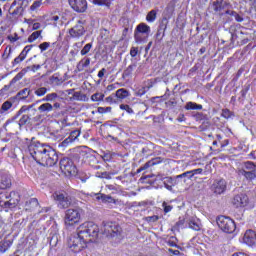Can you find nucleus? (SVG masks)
<instances>
[{"mask_svg":"<svg viewBox=\"0 0 256 256\" xmlns=\"http://www.w3.org/2000/svg\"><path fill=\"white\" fill-rule=\"evenodd\" d=\"M97 237H99V226L93 222H84L77 227L76 233L69 237L68 247L73 253H79L88 243L97 241Z\"/></svg>","mask_w":256,"mask_h":256,"instance_id":"f257e3e1","label":"nucleus"},{"mask_svg":"<svg viewBox=\"0 0 256 256\" xmlns=\"http://www.w3.org/2000/svg\"><path fill=\"white\" fill-rule=\"evenodd\" d=\"M28 153L32 159L42 167H54L59 161V156L53 147L37 141H31L28 145Z\"/></svg>","mask_w":256,"mask_h":256,"instance_id":"f03ea898","label":"nucleus"},{"mask_svg":"<svg viewBox=\"0 0 256 256\" xmlns=\"http://www.w3.org/2000/svg\"><path fill=\"white\" fill-rule=\"evenodd\" d=\"M19 204V193L15 191L0 193V207L2 209H14Z\"/></svg>","mask_w":256,"mask_h":256,"instance_id":"7ed1b4c3","label":"nucleus"},{"mask_svg":"<svg viewBox=\"0 0 256 256\" xmlns=\"http://www.w3.org/2000/svg\"><path fill=\"white\" fill-rule=\"evenodd\" d=\"M25 111H27L26 106H22L21 109L16 113L15 116H13L12 120H8L5 125L4 128L6 129V131H12L13 127H17V125H19L20 129L21 127L27 125V123H29V119H31L29 117V115H23V113H25ZM22 115V117L20 118L18 124H12L13 121H15L16 119H19V117Z\"/></svg>","mask_w":256,"mask_h":256,"instance_id":"20e7f679","label":"nucleus"},{"mask_svg":"<svg viewBox=\"0 0 256 256\" xmlns=\"http://www.w3.org/2000/svg\"><path fill=\"white\" fill-rule=\"evenodd\" d=\"M103 233L106 237H119L123 241V228L117 222H103Z\"/></svg>","mask_w":256,"mask_h":256,"instance_id":"39448f33","label":"nucleus"},{"mask_svg":"<svg viewBox=\"0 0 256 256\" xmlns=\"http://www.w3.org/2000/svg\"><path fill=\"white\" fill-rule=\"evenodd\" d=\"M81 221V209L73 208L68 209L65 212L64 223L66 227H73V225H77Z\"/></svg>","mask_w":256,"mask_h":256,"instance_id":"423d86ee","label":"nucleus"},{"mask_svg":"<svg viewBox=\"0 0 256 256\" xmlns=\"http://www.w3.org/2000/svg\"><path fill=\"white\" fill-rule=\"evenodd\" d=\"M217 225L223 233H233L237 226L235 225V221L227 216H218L216 219Z\"/></svg>","mask_w":256,"mask_h":256,"instance_id":"0eeeda50","label":"nucleus"},{"mask_svg":"<svg viewBox=\"0 0 256 256\" xmlns=\"http://www.w3.org/2000/svg\"><path fill=\"white\" fill-rule=\"evenodd\" d=\"M53 199L54 201H56L59 209H69V207H71V204L73 203V198H71V196L60 192L54 193Z\"/></svg>","mask_w":256,"mask_h":256,"instance_id":"6e6552de","label":"nucleus"},{"mask_svg":"<svg viewBox=\"0 0 256 256\" xmlns=\"http://www.w3.org/2000/svg\"><path fill=\"white\" fill-rule=\"evenodd\" d=\"M25 0H14L9 8V14L13 19H19L23 15Z\"/></svg>","mask_w":256,"mask_h":256,"instance_id":"1a4fd4ad","label":"nucleus"},{"mask_svg":"<svg viewBox=\"0 0 256 256\" xmlns=\"http://www.w3.org/2000/svg\"><path fill=\"white\" fill-rule=\"evenodd\" d=\"M60 169L64 175H75L77 173V168L70 158H62L60 160Z\"/></svg>","mask_w":256,"mask_h":256,"instance_id":"9d476101","label":"nucleus"},{"mask_svg":"<svg viewBox=\"0 0 256 256\" xmlns=\"http://www.w3.org/2000/svg\"><path fill=\"white\" fill-rule=\"evenodd\" d=\"M70 37L74 39H79L85 35V22L83 20H78L76 24L69 30Z\"/></svg>","mask_w":256,"mask_h":256,"instance_id":"9b49d317","label":"nucleus"},{"mask_svg":"<svg viewBox=\"0 0 256 256\" xmlns=\"http://www.w3.org/2000/svg\"><path fill=\"white\" fill-rule=\"evenodd\" d=\"M32 93L33 91L30 90V88H23L16 94L15 98L17 99V101H25L26 103H33L35 96Z\"/></svg>","mask_w":256,"mask_h":256,"instance_id":"f8f14e48","label":"nucleus"},{"mask_svg":"<svg viewBox=\"0 0 256 256\" xmlns=\"http://www.w3.org/2000/svg\"><path fill=\"white\" fill-rule=\"evenodd\" d=\"M68 3L76 13H85L87 11V0H68Z\"/></svg>","mask_w":256,"mask_h":256,"instance_id":"ddd939ff","label":"nucleus"},{"mask_svg":"<svg viewBox=\"0 0 256 256\" xmlns=\"http://www.w3.org/2000/svg\"><path fill=\"white\" fill-rule=\"evenodd\" d=\"M211 190L216 195H222L224 191H227V181H225V179L214 180Z\"/></svg>","mask_w":256,"mask_h":256,"instance_id":"4468645a","label":"nucleus"},{"mask_svg":"<svg viewBox=\"0 0 256 256\" xmlns=\"http://www.w3.org/2000/svg\"><path fill=\"white\" fill-rule=\"evenodd\" d=\"M11 175L7 172L0 171V189H11Z\"/></svg>","mask_w":256,"mask_h":256,"instance_id":"2eb2a0df","label":"nucleus"},{"mask_svg":"<svg viewBox=\"0 0 256 256\" xmlns=\"http://www.w3.org/2000/svg\"><path fill=\"white\" fill-rule=\"evenodd\" d=\"M243 243L249 247H255L256 245V232L253 230H247L243 237Z\"/></svg>","mask_w":256,"mask_h":256,"instance_id":"dca6fc26","label":"nucleus"},{"mask_svg":"<svg viewBox=\"0 0 256 256\" xmlns=\"http://www.w3.org/2000/svg\"><path fill=\"white\" fill-rule=\"evenodd\" d=\"M189 177H191V171L177 175L174 179L168 178V183H172V185H179V183H181V179H183V183H187V179H191Z\"/></svg>","mask_w":256,"mask_h":256,"instance_id":"f3484780","label":"nucleus"},{"mask_svg":"<svg viewBox=\"0 0 256 256\" xmlns=\"http://www.w3.org/2000/svg\"><path fill=\"white\" fill-rule=\"evenodd\" d=\"M247 203H249V198L243 194L234 196L232 200L234 207H246Z\"/></svg>","mask_w":256,"mask_h":256,"instance_id":"a211bd4d","label":"nucleus"},{"mask_svg":"<svg viewBox=\"0 0 256 256\" xmlns=\"http://www.w3.org/2000/svg\"><path fill=\"white\" fill-rule=\"evenodd\" d=\"M33 48V45H28L26 46L22 52L20 53V55L18 57H16L14 59V61L12 62L13 66L15 65H19V63H22V61H25V58L27 57V53H29L31 51V49Z\"/></svg>","mask_w":256,"mask_h":256,"instance_id":"6ab92c4d","label":"nucleus"},{"mask_svg":"<svg viewBox=\"0 0 256 256\" xmlns=\"http://www.w3.org/2000/svg\"><path fill=\"white\" fill-rule=\"evenodd\" d=\"M64 82L65 79H63V77H61V74L59 73H55L49 77V83L53 87H59V85H63Z\"/></svg>","mask_w":256,"mask_h":256,"instance_id":"aec40b11","label":"nucleus"},{"mask_svg":"<svg viewBox=\"0 0 256 256\" xmlns=\"http://www.w3.org/2000/svg\"><path fill=\"white\" fill-rule=\"evenodd\" d=\"M238 175L245 177L247 181H253V179H256V170L247 171L245 169H240L238 170Z\"/></svg>","mask_w":256,"mask_h":256,"instance_id":"412c9836","label":"nucleus"},{"mask_svg":"<svg viewBox=\"0 0 256 256\" xmlns=\"http://www.w3.org/2000/svg\"><path fill=\"white\" fill-rule=\"evenodd\" d=\"M11 245H13V240H9L7 237H5L2 241H0V253H7V251L11 249Z\"/></svg>","mask_w":256,"mask_h":256,"instance_id":"4be33fe9","label":"nucleus"},{"mask_svg":"<svg viewBox=\"0 0 256 256\" xmlns=\"http://www.w3.org/2000/svg\"><path fill=\"white\" fill-rule=\"evenodd\" d=\"M37 207H39V200H37V198H31L30 200L26 201L25 211H35Z\"/></svg>","mask_w":256,"mask_h":256,"instance_id":"5701e85b","label":"nucleus"},{"mask_svg":"<svg viewBox=\"0 0 256 256\" xmlns=\"http://www.w3.org/2000/svg\"><path fill=\"white\" fill-rule=\"evenodd\" d=\"M135 32L142 33V34L146 35V37H149V34L151 33V27H149V25H147L145 23H140L136 27Z\"/></svg>","mask_w":256,"mask_h":256,"instance_id":"b1692460","label":"nucleus"},{"mask_svg":"<svg viewBox=\"0 0 256 256\" xmlns=\"http://www.w3.org/2000/svg\"><path fill=\"white\" fill-rule=\"evenodd\" d=\"M97 201H102V203H115V199L110 195H105L102 193L95 194Z\"/></svg>","mask_w":256,"mask_h":256,"instance_id":"393cba45","label":"nucleus"},{"mask_svg":"<svg viewBox=\"0 0 256 256\" xmlns=\"http://www.w3.org/2000/svg\"><path fill=\"white\" fill-rule=\"evenodd\" d=\"M188 227L193 229V231H200L201 230V222L198 219L192 218L188 221Z\"/></svg>","mask_w":256,"mask_h":256,"instance_id":"a878e982","label":"nucleus"},{"mask_svg":"<svg viewBox=\"0 0 256 256\" xmlns=\"http://www.w3.org/2000/svg\"><path fill=\"white\" fill-rule=\"evenodd\" d=\"M39 113H51L53 111V105L49 102H46L38 107Z\"/></svg>","mask_w":256,"mask_h":256,"instance_id":"bb28decb","label":"nucleus"},{"mask_svg":"<svg viewBox=\"0 0 256 256\" xmlns=\"http://www.w3.org/2000/svg\"><path fill=\"white\" fill-rule=\"evenodd\" d=\"M129 95H131L129 93V90L125 89V88H121V89H118L116 91V97L118 99H120V101H123V99H127V97H129Z\"/></svg>","mask_w":256,"mask_h":256,"instance_id":"cd10ccee","label":"nucleus"},{"mask_svg":"<svg viewBox=\"0 0 256 256\" xmlns=\"http://www.w3.org/2000/svg\"><path fill=\"white\" fill-rule=\"evenodd\" d=\"M185 109L187 111H201V109H203V105H200V104H197V103H194V102H188L186 103L185 105Z\"/></svg>","mask_w":256,"mask_h":256,"instance_id":"c85d7f7f","label":"nucleus"},{"mask_svg":"<svg viewBox=\"0 0 256 256\" xmlns=\"http://www.w3.org/2000/svg\"><path fill=\"white\" fill-rule=\"evenodd\" d=\"M91 65V58H84L77 64L78 71H83L85 67H89Z\"/></svg>","mask_w":256,"mask_h":256,"instance_id":"c756f323","label":"nucleus"},{"mask_svg":"<svg viewBox=\"0 0 256 256\" xmlns=\"http://www.w3.org/2000/svg\"><path fill=\"white\" fill-rule=\"evenodd\" d=\"M136 67L137 64L129 65L122 74L123 79H126V77H131V74L133 73Z\"/></svg>","mask_w":256,"mask_h":256,"instance_id":"7c9ffc66","label":"nucleus"},{"mask_svg":"<svg viewBox=\"0 0 256 256\" xmlns=\"http://www.w3.org/2000/svg\"><path fill=\"white\" fill-rule=\"evenodd\" d=\"M147 35L141 33V32H135L134 31V39L137 43H143L147 41Z\"/></svg>","mask_w":256,"mask_h":256,"instance_id":"2f4dec72","label":"nucleus"},{"mask_svg":"<svg viewBox=\"0 0 256 256\" xmlns=\"http://www.w3.org/2000/svg\"><path fill=\"white\" fill-rule=\"evenodd\" d=\"M59 99V94L53 92V93H50V94H47L43 99L42 101H45L46 103H52L53 101Z\"/></svg>","mask_w":256,"mask_h":256,"instance_id":"473e14b6","label":"nucleus"},{"mask_svg":"<svg viewBox=\"0 0 256 256\" xmlns=\"http://www.w3.org/2000/svg\"><path fill=\"white\" fill-rule=\"evenodd\" d=\"M211 9H213L214 13H219V11L223 10V2L216 0L212 3Z\"/></svg>","mask_w":256,"mask_h":256,"instance_id":"72a5a7b5","label":"nucleus"},{"mask_svg":"<svg viewBox=\"0 0 256 256\" xmlns=\"http://www.w3.org/2000/svg\"><path fill=\"white\" fill-rule=\"evenodd\" d=\"M49 89L47 87H38L35 89L34 94L36 97H44V95H47V92Z\"/></svg>","mask_w":256,"mask_h":256,"instance_id":"f704fd0d","label":"nucleus"},{"mask_svg":"<svg viewBox=\"0 0 256 256\" xmlns=\"http://www.w3.org/2000/svg\"><path fill=\"white\" fill-rule=\"evenodd\" d=\"M155 19H157V11L151 10L146 16V21H148V23H153Z\"/></svg>","mask_w":256,"mask_h":256,"instance_id":"c9c22d12","label":"nucleus"},{"mask_svg":"<svg viewBox=\"0 0 256 256\" xmlns=\"http://www.w3.org/2000/svg\"><path fill=\"white\" fill-rule=\"evenodd\" d=\"M41 33H43V31H41V30L33 32V33L28 37V42H29V43H33V41H37V39H39V37H41Z\"/></svg>","mask_w":256,"mask_h":256,"instance_id":"e433bc0d","label":"nucleus"},{"mask_svg":"<svg viewBox=\"0 0 256 256\" xmlns=\"http://www.w3.org/2000/svg\"><path fill=\"white\" fill-rule=\"evenodd\" d=\"M27 73L26 69H23L22 71H20L11 81V83H17V81H21V79H23V77L25 76V74Z\"/></svg>","mask_w":256,"mask_h":256,"instance_id":"4c0bfd02","label":"nucleus"},{"mask_svg":"<svg viewBox=\"0 0 256 256\" xmlns=\"http://www.w3.org/2000/svg\"><path fill=\"white\" fill-rule=\"evenodd\" d=\"M12 107H13V103H11V101H5L1 106L0 113H4L5 111H9V109H11Z\"/></svg>","mask_w":256,"mask_h":256,"instance_id":"58836bf2","label":"nucleus"},{"mask_svg":"<svg viewBox=\"0 0 256 256\" xmlns=\"http://www.w3.org/2000/svg\"><path fill=\"white\" fill-rule=\"evenodd\" d=\"M159 158H154V159H152V160H150V161H148V162H146L143 166H142V169H144V171L146 170V169H149V167H153V165H157V163H158V160Z\"/></svg>","mask_w":256,"mask_h":256,"instance_id":"ea45409f","label":"nucleus"},{"mask_svg":"<svg viewBox=\"0 0 256 256\" xmlns=\"http://www.w3.org/2000/svg\"><path fill=\"white\" fill-rule=\"evenodd\" d=\"M51 21H53L55 27L63 25V20L58 15L52 16Z\"/></svg>","mask_w":256,"mask_h":256,"instance_id":"a19ab883","label":"nucleus"},{"mask_svg":"<svg viewBox=\"0 0 256 256\" xmlns=\"http://www.w3.org/2000/svg\"><path fill=\"white\" fill-rule=\"evenodd\" d=\"M242 169H245V171H256V165L255 163L248 161L244 164V168Z\"/></svg>","mask_w":256,"mask_h":256,"instance_id":"79ce46f5","label":"nucleus"},{"mask_svg":"<svg viewBox=\"0 0 256 256\" xmlns=\"http://www.w3.org/2000/svg\"><path fill=\"white\" fill-rule=\"evenodd\" d=\"M92 3L94 5H98L99 7H103V5H105L106 7H109L110 5L109 0H93Z\"/></svg>","mask_w":256,"mask_h":256,"instance_id":"37998d69","label":"nucleus"},{"mask_svg":"<svg viewBox=\"0 0 256 256\" xmlns=\"http://www.w3.org/2000/svg\"><path fill=\"white\" fill-rule=\"evenodd\" d=\"M92 47H93V44H92V43L86 44V45L82 48V50L80 51V54H81L82 56L87 55V53H89V51H91V48H92Z\"/></svg>","mask_w":256,"mask_h":256,"instance_id":"c03bdc74","label":"nucleus"},{"mask_svg":"<svg viewBox=\"0 0 256 256\" xmlns=\"http://www.w3.org/2000/svg\"><path fill=\"white\" fill-rule=\"evenodd\" d=\"M43 5V2L41 0H36L33 2V4L30 6V11H37L39 7Z\"/></svg>","mask_w":256,"mask_h":256,"instance_id":"a18cd8bd","label":"nucleus"},{"mask_svg":"<svg viewBox=\"0 0 256 256\" xmlns=\"http://www.w3.org/2000/svg\"><path fill=\"white\" fill-rule=\"evenodd\" d=\"M91 99L93 101H103L105 99V94L103 93H95L91 96Z\"/></svg>","mask_w":256,"mask_h":256,"instance_id":"49530a36","label":"nucleus"},{"mask_svg":"<svg viewBox=\"0 0 256 256\" xmlns=\"http://www.w3.org/2000/svg\"><path fill=\"white\" fill-rule=\"evenodd\" d=\"M79 135H81V132L79 130H74L70 133L68 138L73 142L77 139V137H79Z\"/></svg>","mask_w":256,"mask_h":256,"instance_id":"de8ad7c7","label":"nucleus"},{"mask_svg":"<svg viewBox=\"0 0 256 256\" xmlns=\"http://www.w3.org/2000/svg\"><path fill=\"white\" fill-rule=\"evenodd\" d=\"M120 109L122 111H126V113H129V115L133 114V108L130 107L129 105H127V104H121Z\"/></svg>","mask_w":256,"mask_h":256,"instance_id":"09e8293b","label":"nucleus"},{"mask_svg":"<svg viewBox=\"0 0 256 256\" xmlns=\"http://www.w3.org/2000/svg\"><path fill=\"white\" fill-rule=\"evenodd\" d=\"M166 13H168V15H173V11H175V4L173 2H170L166 9H165Z\"/></svg>","mask_w":256,"mask_h":256,"instance_id":"8fccbe9b","label":"nucleus"},{"mask_svg":"<svg viewBox=\"0 0 256 256\" xmlns=\"http://www.w3.org/2000/svg\"><path fill=\"white\" fill-rule=\"evenodd\" d=\"M167 245H169V247H177V237H170L167 241Z\"/></svg>","mask_w":256,"mask_h":256,"instance_id":"3c124183","label":"nucleus"},{"mask_svg":"<svg viewBox=\"0 0 256 256\" xmlns=\"http://www.w3.org/2000/svg\"><path fill=\"white\" fill-rule=\"evenodd\" d=\"M96 177H99L100 179H111V174L108 172H97Z\"/></svg>","mask_w":256,"mask_h":256,"instance_id":"603ef678","label":"nucleus"},{"mask_svg":"<svg viewBox=\"0 0 256 256\" xmlns=\"http://www.w3.org/2000/svg\"><path fill=\"white\" fill-rule=\"evenodd\" d=\"M208 120H202V124L199 126V131H207V128L210 127Z\"/></svg>","mask_w":256,"mask_h":256,"instance_id":"864d4df0","label":"nucleus"},{"mask_svg":"<svg viewBox=\"0 0 256 256\" xmlns=\"http://www.w3.org/2000/svg\"><path fill=\"white\" fill-rule=\"evenodd\" d=\"M38 47L41 50V53H43V51H47V49H49V47H51V43L44 42V43H41Z\"/></svg>","mask_w":256,"mask_h":256,"instance_id":"5fc2aeb1","label":"nucleus"},{"mask_svg":"<svg viewBox=\"0 0 256 256\" xmlns=\"http://www.w3.org/2000/svg\"><path fill=\"white\" fill-rule=\"evenodd\" d=\"M39 69H41V65H32L25 68L26 72L33 71V73H35V71H39Z\"/></svg>","mask_w":256,"mask_h":256,"instance_id":"6e6d98bb","label":"nucleus"},{"mask_svg":"<svg viewBox=\"0 0 256 256\" xmlns=\"http://www.w3.org/2000/svg\"><path fill=\"white\" fill-rule=\"evenodd\" d=\"M168 179L169 178H166V180L164 181V186L166 187V189L168 191H173V187H175V185H173L171 182H169Z\"/></svg>","mask_w":256,"mask_h":256,"instance_id":"4d7b16f0","label":"nucleus"},{"mask_svg":"<svg viewBox=\"0 0 256 256\" xmlns=\"http://www.w3.org/2000/svg\"><path fill=\"white\" fill-rule=\"evenodd\" d=\"M146 221L148 223H156V221H159V216H157V215L148 216V217H146Z\"/></svg>","mask_w":256,"mask_h":256,"instance_id":"13d9d810","label":"nucleus"},{"mask_svg":"<svg viewBox=\"0 0 256 256\" xmlns=\"http://www.w3.org/2000/svg\"><path fill=\"white\" fill-rule=\"evenodd\" d=\"M9 55H11V47L7 46L2 55L3 59H9Z\"/></svg>","mask_w":256,"mask_h":256,"instance_id":"bf43d9fd","label":"nucleus"},{"mask_svg":"<svg viewBox=\"0 0 256 256\" xmlns=\"http://www.w3.org/2000/svg\"><path fill=\"white\" fill-rule=\"evenodd\" d=\"M162 207L164 209V213H170L173 210V206L167 205V202H163Z\"/></svg>","mask_w":256,"mask_h":256,"instance_id":"052dcab7","label":"nucleus"},{"mask_svg":"<svg viewBox=\"0 0 256 256\" xmlns=\"http://www.w3.org/2000/svg\"><path fill=\"white\" fill-rule=\"evenodd\" d=\"M112 108L111 107H98V113H111Z\"/></svg>","mask_w":256,"mask_h":256,"instance_id":"680f3d73","label":"nucleus"},{"mask_svg":"<svg viewBox=\"0 0 256 256\" xmlns=\"http://www.w3.org/2000/svg\"><path fill=\"white\" fill-rule=\"evenodd\" d=\"M191 175L189 176V179L193 178L194 175L203 173L202 168L194 169L190 171Z\"/></svg>","mask_w":256,"mask_h":256,"instance_id":"e2e57ef3","label":"nucleus"},{"mask_svg":"<svg viewBox=\"0 0 256 256\" xmlns=\"http://www.w3.org/2000/svg\"><path fill=\"white\" fill-rule=\"evenodd\" d=\"M222 117H224V119H229L231 117V111L229 109L222 110Z\"/></svg>","mask_w":256,"mask_h":256,"instance_id":"0e129e2a","label":"nucleus"},{"mask_svg":"<svg viewBox=\"0 0 256 256\" xmlns=\"http://www.w3.org/2000/svg\"><path fill=\"white\" fill-rule=\"evenodd\" d=\"M69 143H73L71 141V139L68 137L66 138L65 140H63L60 144H59V147H67L69 145Z\"/></svg>","mask_w":256,"mask_h":256,"instance_id":"69168bd1","label":"nucleus"},{"mask_svg":"<svg viewBox=\"0 0 256 256\" xmlns=\"http://www.w3.org/2000/svg\"><path fill=\"white\" fill-rule=\"evenodd\" d=\"M137 53H139V48H137V47H132V48L130 49V55H131V57H137Z\"/></svg>","mask_w":256,"mask_h":256,"instance_id":"338daca9","label":"nucleus"},{"mask_svg":"<svg viewBox=\"0 0 256 256\" xmlns=\"http://www.w3.org/2000/svg\"><path fill=\"white\" fill-rule=\"evenodd\" d=\"M185 225V219L179 220L176 222V225L174 226V229H181V227Z\"/></svg>","mask_w":256,"mask_h":256,"instance_id":"774afa93","label":"nucleus"}]
</instances>
